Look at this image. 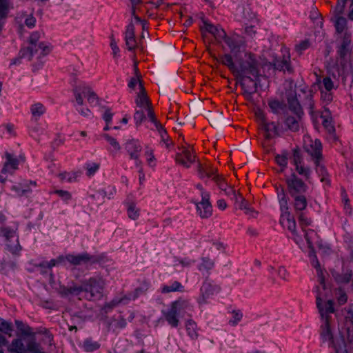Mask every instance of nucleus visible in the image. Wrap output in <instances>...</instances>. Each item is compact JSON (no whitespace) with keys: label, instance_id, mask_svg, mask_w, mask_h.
<instances>
[{"label":"nucleus","instance_id":"f257e3e1","mask_svg":"<svg viewBox=\"0 0 353 353\" xmlns=\"http://www.w3.org/2000/svg\"><path fill=\"white\" fill-rule=\"evenodd\" d=\"M316 304L321 319L324 320V323L321 326V337L323 341H328L332 345H334V337L330 323V316L328 315L334 312V302L332 300H328L325 307H323L322 299L318 295L316 299Z\"/></svg>","mask_w":353,"mask_h":353},{"label":"nucleus","instance_id":"f03ea898","mask_svg":"<svg viewBox=\"0 0 353 353\" xmlns=\"http://www.w3.org/2000/svg\"><path fill=\"white\" fill-rule=\"evenodd\" d=\"M237 66L236 75L237 77L251 76L259 77V63L252 53L243 52V55L234 59Z\"/></svg>","mask_w":353,"mask_h":353},{"label":"nucleus","instance_id":"7ed1b4c3","mask_svg":"<svg viewBox=\"0 0 353 353\" xmlns=\"http://www.w3.org/2000/svg\"><path fill=\"white\" fill-rule=\"evenodd\" d=\"M351 34L345 32L342 37L341 43L337 49V54L340 59V67L339 68V75L342 77V80L345 81L348 75V71L346 70L347 60L346 57L351 51Z\"/></svg>","mask_w":353,"mask_h":353},{"label":"nucleus","instance_id":"20e7f679","mask_svg":"<svg viewBox=\"0 0 353 353\" xmlns=\"http://www.w3.org/2000/svg\"><path fill=\"white\" fill-rule=\"evenodd\" d=\"M83 297L89 301L100 300L103 295L104 282L101 279L90 278L83 281Z\"/></svg>","mask_w":353,"mask_h":353},{"label":"nucleus","instance_id":"39448f33","mask_svg":"<svg viewBox=\"0 0 353 353\" xmlns=\"http://www.w3.org/2000/svg\"><path fill=\"white\" fill-rule=\"evenodd\" d=\"M17 223L11 228L8 226L1 227V233L4 237L6 248L12 254L18 253L21 249L19 242V236L17 234Z\"/></svg>","mask_w":353,"mask_h":353},{"label":"nucleus","instance_id":"423d86ee","mask_svg":"<svg viewBox=\"0 0 353 353\" xmlns=\"http://www.w3.org/2000/svg\"><path fill=\"white\" fill-rule=\"evenodd\" d=\"M239 83L241 85L245 98L250 101H252V96L257 91V85L259 77L252 78L251 76L237 77Z\"/></svg>","mask_w":353,"mask_h":353},{"label":"nucleus","instance_id":"0eeeda50","mask_svg":"<svg viewBox=\"0 0 353 353\" xmlns=\"http://www.w3.org/2000/svg\"><path fill=\"white\" fill-rule=\"evenodd\" d=\"M224 41L230 49L231 53L233 54L234 59H236L243 54L245 48V40L239 35L228 37L227 35Z\"/></svg>","mask_w":353,"mask_h":353},{"label":"nucleus","instance_id":"6e6552de","mask_svg":"<svg viewBox=\"0 0 353 353\" xmlns=\"http://www.w3.org/2000/svg\"><path fill=\"white\" fill-rule=\"evenodd\" d=\"M288 191L291 196L301 195L305 193L307 189V185L295 174L286 179Z\"/></svg>","mask_w":353,"mask_h":353},{"label":"nucleus","instance_id":"1a4fd4ad","mask_svg":"<svg viewBox=\"0 0 353 353\" xmlns=\"http://www.w3.org/2000/svg\"><path fill=\"white\" fill-rule=\"evenodd\" d=\"M197 212L202 219H206L212 215V207L210 202V194L208 192H202L201 201L196 203Z\"/></svg>","mask_w":353,"mask_h":353},{"label":"nucleus","instance_id":"9d476101","mask_svg":"<svg viewBox=\"0 0 353 353\" xmlns=\"http://www.w3.org/2000/svg\"><path fill=\"white\" fill-rule=\"evenodd\" d=\"M66 260L74 265L93 264L99 261V259L88 253H83L77 255L68 254L65 256Z\"/></svg>","mask_w":353,"mask_h":353},{"label":"nucleus","instance_id":"9b49d317","mask_svg":"<svg viewBox=\"0 0 353 353\" xmlns=\"http://www.w3.org/2000/svg\"><path fill=\"white\" fill-rule=\"evenodd\" d=\"M5 161L1 168V173H8L13 174L18 170L19 159L13 154L6 151L4 154Z\"/></svg>","mask_w":353,"mask_h":353},{"label":"nucleus","instance_id":"f8f14e48","mask_svg":"<svg viewBox=\"0 0 353 353\" xmlns=\"http://www.w3.org/2000/svg\"><path fill=\"white\" fill-rule=\"evenodd\" d=\"M305 150L316 160H320L322 158V145L319 140L305 141Z\"/></svg>","mask_w":353,"mask_h":353},{"label":"nucleus","instance_id":"ddd939ff","mask_svg":"<svg viewBox=\"0 0 353 353\" xmlns=\"http://www.w3.org/2000/svg\"><path fill=\"white\" fill-rule=\"evenodd\" d=\"M213 180L221 190L223 191L227 196H228L232 200L238 201V194L232 186L228 185L221 176L216 175L213 177Z\"/></svg>","mask_w":353,"mask_h":353},{"label":"nucleus","instance_id":"4468645a","mask_svg":"<svg viewBox=\"0 0 353 353\" xmlns=\"http://www.w3.org/2000/svg\"><path fill=\"white\" fill-rule=\"evenodd\" d=\"M59 292L63 296H68L70 295L79 296L81 292H83V283L80 286L77 285L74 283H72V285L68 286L61 285Z\"/></svg>","mask_w":353,"mask_h":353},{"label":"nucleus","instance_id":"2eb2a0df","mask_svg":"<svg viewBox=\"0 0 353 353\" xmlns=\"http://www.w3.org/2000/svg\"><path fill=\"white\" fill-rule=\"evenodd\" d=\"M125 149L130 157V159L137 161V163H140L139 158L141 151V146L137 141L132 140L126 143Z\"/></svg>","mask_w":353,"mask_h":353},{"label":"nucleus","instance_id":"dca6fc26","mask_svg":"<svg viewBox=\"0 0 353 353\" xmlns=\"http://www.w3.org/2000/svg\"><path fill=\"white\" fill-rule=\"evenodd\" d=\"M287 100L289 104V108L291 111H292L296 115H303V112L296 98L295 91H291L288 94Z\"/></svg>","mask_w":353,"mask_h":353},{"label":"nucleus","instance_id":"f3484780","mask_svg":"<svg viewBox=\"0 0 353 353\" xmlns=\"http://www.w3.org/2000/svg\"><path fill=\"white\" fill-rule=\"evenodd\" d=\"M261 126L265 132L266 139H271L279 135V123L267 121Z\"/></svg>","mask_w":353,"mask_h":353},{"label":"nucleus","instance_id":"a211bd4d","mask_svg":"<svg viewBox=\"0 0 353 353\" xmlns=\"http://www.w3.org/2000/svg\"><path fill=\"white\" fill-rule=\"evenodd\" d=\"M125 40L129 50H132L137 47V41L134 36V26L132 22L127 26Z\"/></svg>","mask_w":353,"mask_h":353},{"label":"nucleus","instance_id":"6ab92c4d","mask_svg":"<svg viewBox=\"0 0 353 353\" xmlns=\"http://www.w3.org/2000/svg\"><path fill=\"white\" fill-rule=\"evenodd\" d=\"M195 156L190 153V151L188 149L183 148L181 152H179L176 154V161L185 167L189 168V163H193L194 161Z\"/></svg>","mask_w":353,"mask_h":353},{"label":"nucleus","instance_id":"aec40b11","mask_svg":"<svg viewBox=\"0 0 353 353\" xmlns=\"http://www.w3.org/2000/svg\"><path fill=\"white\" fill-rule=\"evenodd\" d=\"M281 223L283 227H287L288 229L292 233L296 232V222L293 216L290 215L288 211H284L281 216Z\"/></svg>","mask_w":353,"mask_h":353},{"label":"nucleus","instance_id":"412c9836","mask_svg":"<svg viewBox=\"0 0 353 353\" xmlns=\"http://www.w3.org/2000/svg\"><path fill=\"white\" fill-rule=\"evenodd\" d=\"M135 102L138 106L145 107L146 108L152 105L142 82H140V92L137 94Z\"/></svg>","mask_w":353,"mask_h":353},{"label":"nucleus","instance_id":"4be33fe9","mask_svg":"<svg viewBox=\"0 0 353 353\" xmlns=\"http://www.w3.org/2000/svg\"><path fill=\"white\" fill-rule=\"evenodd\" d=\"M342 14H338L334 12V27L337 33H342L347 29V19L341 16Z\"/></svg>","mask_w":353,"mask_h":353},{"label":"nucleus","instance_id":"5701e85b","mask_svg":"<svg viewBox=\"0 0 353 353\" xmlns=\"http://www.w3.org/2000/svg\"><path fill=\"white\" fill-rule=\"evenodd\" d=\"M37 52V48L29 45L27 47L22 48L19 53V58L14 60L13 63L15 64L17 61L22 58L31 61L34 53Z\"/></svg>","mask_w":353,"mask_h":353},{"label":"nucleus","instance_id":"b1692460","mask_svg":"<svg viewBox=\"0 0 353 353\" xmlns=\"http://www.w3.org/2000/svg\"><path fill=\"white\" fill-rule=\"evenodd\" d=\"M289 59L290 56L288 55L287 57H283L282 59H275L273 63L274 68L281 71L287 70L289 72H292V68L290 65Z\"/></svg>","mask_w":353,"mask_h":353},{"label":"nucleus","instance_id":"393cba45","mask_svg":"<svg viewBox=\"0 0 353 353\" xmlns=\"http://www.w3.org/2000/svg\"><path fill=\"white\" fill-rule=\"evenodd\" d=\"M177 311H176L172 307H170L168 311H163V314L168 321V323L172 327H177L179 323L177 319Z\"/></svg>","mask_w":353,"mask_h":353},{"label":"nucleus","instance_id":"a878e982","mask_svg":"<svg viewBox=\"0 0 353 353\" xmlns=\"http://www.w3.org/2000/svg\"><path fill=\"white\" fill-rule=\"evenodd\" d=\"M302 115H296V117H288L285 119V123L288 128L292 132H297L300 128V122Z\"/></svg>","mask_w":353,"mask_h":353},{"label":"nucleus","instance_id":"bb28decb","mask_svg":"<svg viewBox=\"0 0 353 353\" xmlns=\"http://www.w3.org/2000/svg\"><path fill=\"white\" fill-rule=\"evenodd\" d=\"M233 57L230 54H225L220 57L219 61L224 65L227 66L228 69L236 74L237 66L233 60Z\"/></svg>","mask_w":353,"mask_h":353},{"label":"nucleus","instance_id":"cd10ccee","mask_svg":"<svg viewBox=\"0 0 353 353\" xmlns=\"http://www.w3.org/2000/svg\"><path fill=\"white\" fill-rule=\"evenodd\" d=\"M209 121L212 126L217 128L228 123L227 121L223 119L222 112L212 114L210 117Z\"/></svg>","mask_w":353,"mask_h":353},{"label":"nucleus","instance_id":"c85d7f7f","mask_svg":"<svg viewBox=\"0 0 353 353\" xmlns=\"http://www.w3.org/2000/svg\"><path fill=\"white\" fill-rule=\"evenodd\" d=\"M8 351L9 353H24L25 347L22 341L19 339H14L9 346Z\"/></svg>","mask_w":353,"mask_h":353},{"label":"nucleus","instance_id":"c756f323","mask_svg":"<svg viewBox=\"0 0 353 353\" xmlns=\"http://www.w3.org/2000/svg\"><path fill=\"white\" fill-rule=\"evenodd\" d=\"M82 90L83 94L87 98V100L90 103H92L94 102H96V103H98L99 97L90 86L83 85V88Z\"/></svg>","mask_w":353,"mask_h":353},{"label":"nucleus","instance_id":"7c9ffc66","mask_svg":"<svg viewBox=\"0 0 353 353\" xmlns=\"http://www.w3.org/2000/svg\"><path fill=\"white\" fill-rule=\"evenodd\" d=\"M171 307L177 311L178 313H181L190 307V303L186 300L179 299L172 302Z\"/></svg>","mask_w":353,"mask_h":353},{"label":"nucleus","instance_id":"2f4dec72","mask_svg":"<svg viewBox=\"0 0 353 353\" xmlns=\"http://www.w3.org/2000/svg\"><path fill=\"white\" fill-rule=\"evenodd\" d=\"M216 170L211 168L210 166L203 167L202 165L199 164L198 167V172L201 178H203L205 176L210 178L212 176H216Z\"/></svg>","mask_w":353,"mask_h":353},{"label":"nucleus","instance_id":"473e14b6","mask_svg":"<svg viewBox=\"0 0 353 353\" xmlns=\"http://www.w3.org/2000/svg\"><path fill=\"white\" fill-rule=\"evenodd\" d=\"M294 198V208L297 211L303 210L307 206V199L303 194L292 196Z\"/></svg>","mask_w":353,"mask_h":353},{"label":"nucleus","instance_id":"72a5a7b5","mask_svg":"<svg viewBox=\"0 0 353 353\" xmlns=\"http://www.w3.org/2000/svg\"><path fill=\"white\" fill-rule=\"evenodd\" d=\"M288 156L289 154L287 151H283L281 154L275 156V161L281 167V171L287 167Z\"/></svg>","mask_w":353,"mask_h":353},{"label":"nucleus","instance_id":"f704fd0d","mask_svg":"<svg viewBox=\"0 0 353 353\" xmlns=\"http://www.w3.org/2000/svg\"><path fill=\"white\" fill-rule=\"evenodd\" d=\"M197 325L194 321L190 319L186 323V330L188 335L193 339H196L198 337V333L196 332Z\"/></svg>","mask_w":353,"mask_h":353},{"label":"nucleus","instance_id":"c9c22d12","mask_svg":"<svg viewBox=\"0 0 353 353\" xmlns=\"http://www.w3.org/2000/svg\"><path fill=\"white\" fill-rule=\"evenodd\" d=\"M183 286L178 281H174L170 285H165L162 288L163 293H170L172 292L183 291Z\"/></svg>","mask_w":353,"mask_h":353},{"label":"nucleus","instance_id":"e433bc0d","mask_svg":"<svg viewBox=\"0 0 353 353\" xmlns=\"http://www.w3.org/2000/svg\"><path fill=\"white\" fill-rule=\"evenodd\" d=\"M83 347L87 352H92L99 348L100 344L92 339H87L83 341Z\"/></svg>","mask_w":353,"mask_h":353},{"label":"nucleus","instance_id":"4c0bfd02","mask_svg":"<svg viewBox=\"0 0 353 353\" xmlns=\"http://www.w3.org/2000/svg\"><path fill=\"white\" fill-rule=\"evenodd\" d=\"M336 281L339 283H347L352 277V271L347 270L345 273L340 274H337L334 276Z\"/></svg>","mask_w":353,"mask_h":353},{"label":"nucleus","instance_id":"58836bf2","mask_svg":"<svg viewBox=\"0 0 353 353\" xmlns=\"http://www.w3.org/2000/svg\"><path fill=\"white\" fill-rule=\"evenodd\" d=\"M83 88V85L75 86L73 88V93L74 94L75 100L79 105H82L83 104V99L82 97V94H83L82 89Z\"/></svg>","mask_w":353,"mask_h":353},{"label":"nucleus","instance_id":"ea45409f","mask_svg":"<svg viewBox=\"0 0 353 353\" xmlns=\"http://www.w3.org/2000/svg\"><path fill=\"white\" fill-rule=\"evenodd\" d=\"M15 323L18 330L26 336H30L32 334V329L30 327L26 325L22 321L16 320Z\"/></svg>","mask_w":353,"mask_h":353},{"label":"nucleus","instance_id":"a19ab883","mask_svg":"<svg viewBox=\"0 0 353 353\" xmlns=\"http://www.w3.org/2000/svg\"><path fill=\"white\" fill-rule=\"evenodd\" d=\"M26 351L28 353H43L40 348V345L35 341L31 340L27 345Z\"/></svg>","mask_w":353,"mask_h":353},{"label":"nucleus","instance_id":"79ce46f5","mask_svg":"<svg viewBox=\"0 0 353 353\" xmlns=\"http://www.w3.org/2000/svg\"><path fill=\"white\" fill-rule=\"evenodd\" d=\"M13 5L10 0H1V19L6 18Z\"/></svg>","mask_w":353,"mask_h":353},{"label":"nucleus","instance_id":"37998d69","mask_svg":"<svg viewBox=\"0 0 353 353\" xmlns=\"http://www.w3.org/2000/svg\"><path fill=\"white\" fill-rule=\"evenodd\" d=\"M213 286L209 283H204L201 288L203 300L214 292Z\"/></svg>","mask_w":353,"mask_h":353},{"label":"nucleus","instance_id":"c03bdc74","mask_svg":"<svg viewBox=\"0 0 353 353\" xmlns=\"http://www.w3.org/2000/svg\"><path fill=\"white\" fill-rule=\"evenodd\" d=\"M128 217L133 220H135L139 217V209L136 208L135 204L134 203H128Z\"/></svg>","mask_w":353,"mask_h":353},{"label":"nucleus","instance_id":"a18cd8bd","mask_svg":"<svg viewBox=\"0 0 353 353\" xmlns=\"http://www.w3.org/2000/svg\"><path fill=\"white\" fill-rule=\"evenodd\" d=\"M45 111V108L43 104L40 103H35L31 107V112L34 117H40L41 116Z\"/></svg>","mask_w":353,"mask_h":353},{"label":"nucleus","instance_id":"49530a36","mask_svg":"<svg viewBox=\"0 0 353 353\" xmlns=\"http://www.w3.org/2000/svg\"><path fill=\"white\" fill-rule=\"evenodd\" d=\"M346 335L347 341L350 343H353V313L352 319H350V324H346Z\"/></svg>","mask_w":353,"mask_h":353},{"label":"nucleus","instance_id":"de8ad7c7","mask_svg":"<svg viewBox=\"0 0 353 353\" xmlns=\"http://www.w3.org/2000/svg\"><path fill=\"white\" fill-rule=\"evenodd\" d=\"M13 331L12 324L10 322L1 319V333L8 334L9 336H12Z\"/></svg>","mask_w":353,"mask_h":353},{"label":"nucleus","instance_id":"09e8293b","mask_svg":"<svg viewBox=\"0 0 353 353\" xmlns=\"http://www.w3.org/2000/svg\"><path fill=\"white\" fill-rule=\"evenodd\" d=\"M214 36L216 40H225V39L227 37V34L225 32V30L222 28H220L217 26H215L214 29L213 30L212 32H210Z\"/></svg>","mask_w":353,"mask_h":353},{"label":"nucleus","instance_id":"8fccbe9b","mask_svg":"<svg viewBox=\"0 0 353 353\" xmlns=\"http://www.w3.org/2000/svg\"><path fill=\"white\" fill-rule=\"evenodd\" d=\"M122 299H114L112 300L110 303H105L102 310L104 311L105 313H108L109 311H110L112 308L116 307L119 303L122 301Z\"/></svg>","mask_w":353,"mask_h":353},{"label":"nucleus","instance_id":"3c124183","mask_svg":"<svg viewBox=\"0 0 353 353\" xmlns=\"http://www.w3.org/2000/svg\"><path fill=\"white\" fill-rule=\"evenodd\" d=\"M41 33L39 32H33L28 39L29 45L34 46V48H37V42L39 41Z\"/></svg>","mask_w":353,"mask_h":353},{"label":"nucleus","instance_id":"603ef678","mask_svg":"<svg viewBox=\"0 0 353 353\" xmlns=\"http://www.w3.org/2000/svg\"><path fill=\"white\" fill-rule=\"evenodd\" d=\"M268 105L272 112L275 114H277L280 110L283 109V104L276 100L269 101Z\"/></svg>","mask_w":353,"mask_h":353},{"label":"nucleus","instance_id":"864d4df0","mask_svg":"<svg viewBox=\"0 0 353 353\" xmlns=\"http://www.w3.org/2000/svg\"><path fill=\"white\" fill-rule=\"evenodd\" d=\"M315 164H316V171H317V172L320 175L322 176V178H321V181L322 182L326 181L325 176L327 175V171L325 170V166L321 165V164H320L319 160H316L315 161Z\"/></svg>","mask_w":353,"mask_h":353},{"label":"nucleus","instance_id":"5fc2aeb1","mask_svg":"<svg viewBox=\"0 0 353 353\" xmlns=\"http://www.w3.org/2000/svg\"><path fill=\"white\" fill-rule=\"evenodd\" d=\"M21 194H20V196H22L28 192H31V189L30 188V185H37L36 181H24L23 183H21Z\"/></svg>","mask_w":353,"mask_h":353},{"label":"nucleus","instance_id":"6e6d98bb","mask_svg":"<svg viewBox=\"0 0 353 353\" xmlns=\"http://www.w3.org/2000/svg\"><path fill=\"white\" fill-rule=\"evenodd\" d=\"M87 175L92 176L99 168V164L97 163H88L86 165Z\"/></svg>","mask_w":353,"mask_h":353},{"label":"nucleus","instance_id":"4d7b16f0","mask_svg":"<svg viewBox=\"0 0 353 353\" xmlns=\"http://www.w3.org/2000/svg\"><path fill=\"white\" fill-rule=\"evenodd\" d=\"M299 223L302 227H306L311 224L312 220L305 216L303 212H300L298 215Z\"/></svg>","mask_w":353,"mask_h":353},{"label":"nucleus","instance_id":"13d9d810","mask_svg":"<svg viewBox=\"0 0 353 353\" xmlns=\"http://www.w3.org/2000/svg\"><path fill=\"white\" fill-rule=\"evenodd\" d=\"M103 137L109 142L116 151H119L121 149L119 143L114 138L110 137L108 134H104Z\"/></svg>","mask_w":353,"mask_h":353},{"label":"nucleus","instance_id":"bf43d9fd","mask_svg":"<svg viewBox=\"0 0 353 353\" xmlns=\"http://www.w3.org/2000/svg\"><path fill=\"white\" fill-rule=\"evenodd\" d=\"M38 48L41 50L42 56H46L52 50V47L50 45L45 43L43 42H41L38 44L37 49Z\"/></svg>","mask_w":353,"mask_h":353},{"label":"nucleus","instance_id":"052dcab7","mask_svg":"<svg viewBox=\"0 0 353 353\" xmlns=\"http://www.w3.org/2000/svg\"><path fill=\"white\" fill-rule=\"evenodd\" d=\"M145 119V116L143 110H137L135 112L134 119L137 125H139Z\"/></svg>","mask_w":353,"mask_h":353},{"label":"nucleus","instance_id":"680f3d73","mask_svg":"<svg viewBox=\"0 0 353 353\" xmlns=\"http://www.w3.org/2000/svg\"><path fill=\"white\" fill-rule=\"evenodd\" d=\"M232 314L233 319L230 320L229 323L232 325H236L241 320L243 314L239 310H233Z\"/></svg>","mask_w":353,"mask_h":353},{"label":"nucleus","instance_id":"e2e57ef3","mask_svg":"<svg viewBox=\"0 0 353 353\" xmlns=\"http://www.w3.org/2000/svg\"><path fill=\"white\" fill-rule=\"evenodd\" d=\"M347 0H337V4L334 8V12L343 14Z\"/></svg>","mask_w":353,"mask_h":353},{"label":"nucleus","instance_id":"0e129e2a","mask_svg":"<svg viewBox=\"0 0 353 353\" xmlns=\"http://www.w3.org/2000/svg\"><path fill=\"white\" fill-rule=\"evenodd\" d=\"M322 83L327 92L331 91L334 88V83L329 77L323 78Z\"/></svg>","mask_w":353,"mask_h":353},{"label":"nucleus","instance_id":"69168bd1","mask_svg":"<svg viewBox=\"0 0 353 353\" xmlns=\"http://www.w3.org/2000/svg\"><path fill=\"white\" fill-rule=\"evenodd\" d=\"M310 46V43L307 40H305L301 41L300 43L297 44L295 46V50L299 54H301L302 52L307 48H308Z\"/></svg>","mask_w":353,"mask_h":353},{"label":"nucleus","instance_id":"338daca9","mask_svg":"<svg viewBox=\"0 0 353 353\" xmlns=\"http://www.w3.org/2000/svg\"><path fill=\"white\" fill-rule=\"evenodd\" d=\"M293 162L295 165H299L301 163V156L299 148L293 150Z\"/></svg>","mask_w":353,"mask_h":353},{"label":"nucleus","instance_id":"774afa93","mask_svg":"<svg viewBox=\"0 0 353 353\" xmlns=\"http://www.w3.org/2000/svg\"><path fill=\"white\" fill-rule=\"evenodd\" d=\"M54 192L64 200H69L71 199V194L68 191L58 190Z\"/></svg>","mask_w":353,"mask_h":353}]
</instances>
